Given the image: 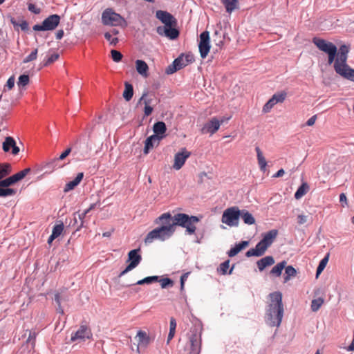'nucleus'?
<instances>
[{
  "mask_svg": "<svg viewBox=\"0 0 354 354\" xmlns=\"http://www.w3.org/2000/svg\"><path fill=\"white\" fill-rule=\"evenodd\" d=\"M189 272L185 273L180 277V288H181V290H183V288H184L185 281L187 280V279L189 276Z\"/></svg>",
  "mask_w": 354,
  "mask_h": 354,
  "instance_id": "bf43d9fd",
  "label": "nucleus"
},
{
  "mask_svg": "<svg viewBox=\"0 0 354 354\" xmlns=\"http://www.w3.org/2000/svg\"><path fill=\"white\" fill-rule=\"evenodd\" d=\"M153 129L155 133L154 136H157L160 140L165 136L167 128L165 122H157L154 124Z\"/></svg>",
  "mask_w": 354,
  "mask_h": 354,
  "instance_id": "cd10ccee",
  "label": "nucleus"
},
{
  "mask_svg": "<svg viewBox=\"0 0 354 354\" xmlns=\"http://www.w3.org/2000/svg\"><path fill=\"white\" fill-rule=\"evenodd\" d=\"M11 173V165L8 163L0 164V180Z\"/></svg>",
  "mask_w": 354,
  "mask_h": 354,
  "instance_id": "e433bc0d",
  "label": "nucleus"
},
{
  "mask_svg": "<svg viewBox=\"0 0 354 354\" xmlns=\"http://www.w3.org/2000/svg\"><path fill=\"white\" fill-rule=\"evenodd\" d=\"M58 58H59L58 53L51 54L50 55L48 56L45 65L47 66V65L55 62Z\"/></svg>",
  "mask_w": 354,
  "mask_h": 354,
  "instance_id": "864d4df0",
  "label": "nucleus"
},
{
  "mask_svg": "<svg viewBox=\"0 0 354 354\" xmlns=\"http://www.w3.org/2000/svg\"><path fill=\"white\" fill-rule=\"evenodd\" d=\"M278 234L277 230H271L262 235V239L256 245L254 248L249 250L246 256L260 257L263 255L268 248L271 245Z\"/></svg>",
  "mask_w": 354,
  "mask_h": 354,
  "instance_id": "7ed1b4c3",
  "label": "nucleus"
},
{
  "mask_svg": "<svg viewBox=\"0 0 354 354\" xmlns=\"http://www.w3.org/2000/svg\"><path fill=\"white\" fill-rule=\"evenodd\" d=\"M136 337L138 339V342L140 344H148L149 342V337L147 333L143 330H138L136 335Z\"/></svg>",
  "mask_w": 354,
  "mask_h": 354,
  "instance_id": "a18cd8bd",
  "label": "nucleus"
},
{
  "mask_svg": "<svg viewBox=\"0 0 354 354\" xmlns=\"http://www.w3.org/2000/svg\"><path fill=\"white\" fill-rule=\"evenodd\" d=\"M230 261H226L221 264L220 268L218 269L219 272L223 274H231L232 272L234 267H232L230 269Z\"/></svg>",
  "mask_w": 354,
  "mask_h": 354,
  "instance_id": "ea45409f",
  "label": "nucleus"
},
{
  "mask_svg": "<svg viewBox=\"0 0 354 354\" xmlns=\"http://www.w3.org/2000/svg\"><path fill=\"white\" fill-rule=\"evenodd\" d=\"M84 177V174L82 172L78 173L77 176L71 181H69L66 184V186L64 189L65 192H67L70 190L73 189L77 185L80 184Z\"/></svg>",
  "mask_w": 354,
  "mask_h": 354,
  "instance_id": "bb28decb",
  "label": "nucleus"
},
{
  "mask_svg": "<svg viewBox=\"0 0 354 354\" xmlns=\"http://www.w3.org/2000/svg\"><path fill=\"white\" fill-rule=\"evenodd\" d=\"M324 303V299L322 297L313 299L311 301L310 308L313 312H317Z\"/></svg>",
  "mask_w": 354,
  "mask_h": 354,
  "instance_id": "72a5a7b5",
  "label": "nucleus"
},
{
  "mask_svg": "<svg viewBox=\"0 0 354 354\" xmlns=\"http://www.w3.org/2000/svg\"><path fill=\"white\" fill-rule=\"evenodd\" d=\"M174 224L180 225L186 228L188 234H193L196 231L195 223H197L200 219L196 216H189L185 214H177L172 218Z\"/></svg>",
  "mask_w": 354,
  "mask_h": 354,
  "instance_id": "20e7f679",
  "label": "nucleus"
},
{
  "mask_svg": "<svg viewBox=\"0 0 354 354\" xmlns=\"http://www.w3.org/2000/svg\"><path fill=\"white\" fill-rule=\"evenodd\" d=\"M136 69L139 75L143 77H147L149 75V66L147 64L141 59H137L135 62Z\"/></svg>",
  "mask_w": 354,
  "mask_h": 354,
  "instance_id": "4be33fe9",
  "label": "nucleus"
},
{
  "mask_svg": "<svg viewBox=\"0 0 354 354\" xmlns=\"http://www.w3.org/2000/svg\"><path fill=\"white\" fill-rule=\"evenodd\" d=\"M133 95V88L131 84L125 83V88L123 93V97L127 100L129 101Z\"/></svg>",
  "mask_w": 354,
  "mask_h": 354,
  "instance_id": "58836bf2",
  "label": "nucleus"
},
{
  "mask_svg": "<svg viewBox=\"0 0 354 354\" xmlns=\"http://www.w3.org/2000/svg\"><path fill=\"white\" fill-rule=\"evenodd\" d=\"M29 76L28 75H21L19 77L17 82L18 86H25L29 83Z\"/></svg>",
  "mask_w": 354,
  "mask_h": 354,
  "instance_id": "de8ad7c7",
  "label": "nucleus"
},
{
  "mask_svg": "<svg viewBox=\"0 0 354 354\" xmlns=\"http://www.w3.org/2000/svg\"><path fill=\"white\" fill-rule=\"evenodd\" d=\"M276 104V102L271 97L263 106L262 112L264 113H269Z\"/></svg>",
  "mask_w": 354,
  "mask_h": 354,
  "instance_id": "c03bdc74",
  "label": "nucleus"
},
{
  "mask_svg": "<svg viewBox=\"0 0 354 354\" xmlns=\"http://www.w3.org/2000/svg\"><path fill=\"white\" fill-rule=\"evenodd\" d=\"M255 151L257 153V159L259 169L262 172H265L267 170L268 162L263 153V151L259 147H255Z\"/></svg>",
  "mask_w": 354,
  "mask_h": 354,
  "instance_id": "412c9836",
  "label": "nucleus"
},
{
  "mask_svg": "<svg viewBox=\"0 0 354 354\" xmlns=\"http://www.w3.org/2000/svg\"><path fill=\"white\" fill-rule=\"evenodd\" d=\"M286 262L285 261L277 263L272 268L270 273L274 276L279 277L281 274L282 270L286 267Z\"/></svg>",
  "mask_w": 354,
  "mask_h": 354,
  "instance_id": "f704fd0d",
  "label": "nucleus"
},
{
  "mask_svg": "<svg viewBox=\"0 0 354 354\" xmlns=\"http://www.w3.org/2000/svg\"><path fill=\"white\" fill-rule=\"evenodd\" d=\"M64 230V224L62 223L56 224L52 230V234L49 236L48 243L51 244L54 239L59 236Z\"/></svg>",
  "mask_w": 354,
  "mask_h": 354,
  "instance_id": "393cba45",
  "label": "nucleus"
},
{
  "mask_svg": "<svg viewBox=\"0 0 354 354\" xmlns=\"http://www.w3.org/2000/svg\"><path fill=\"white\" fill-rule=\"evenodd\" d=\"M240 211L236 207L227 209L223 214L222 222L228 226H236L239 224Z\"/></svg>",
  "mask_w": 354,
  "mask_h": 354,
  "instance_id": "9b49d317",
  "label": "nucleus"
},
{
  "mask_svg": "<svg viewBox=\"0 0 354 354\" xmlns=\"http://www.w3.org/2000/svg\"><path fill=\"white\" fill-rule=\"evenodd\" d=\"M71 152V149L68 148L66 149L63 153H62L58 158H57L55 160H62L65 158H66L70 153Z\"/></svg>",
  "mask_w": 354,
  "mask_h": 354,
  "instance_id": "4d7b16f0",
  "label": "nucleus"
},
{
  "mask_svg": "<svg viewBox=\"0 0 354 354\" xmlns=\"http://www.w3.org/2000/svg\"><path fill=\"white\" fill-rule=\"evenodd\" d=\"M36 338V333L35 332H30L29 336L28 338V341L33 340L32 344L35 343V339Z\"/></svg>",
  "mask_w": 354,
  "mask_h": 354,
  "instance_id": "338daca9",
  "label": "nucleus"
},
{
  "mask_svg": "<svg viewBox=\"0 0 354 354\" xmlns=\"http://www.w3.org/2000/svg\"><path fill=\"white\" fill-rule=\"evenodd\" d=\"M93 207V205H91L90 207L88 209H82V210H80V219H83L84 218V216H86V214L89 212V210L91 209H92Z\"/></svg>",
  "mask_w": 354,
  "mask_h": 354,
  "instance_id": "e2e57ef3",
  "label": "nucleus"
},
{
  "mask_svg": "<svg viewBox=\"0 0 354 354\" xmlns=\"http://www.w3.org/2000/svg\"><path fill=\"white\" fill-rule=\"evenodd\" d=\"M222 3L225 6L226 12L232 13L234 10L239 8L238 0H221Z\"/></svg>",
  "mask_w": 354,
  "mask_h": 354,
  "instance_id": "c756f323",
  "label": "nucleus"
},
{
  "mask_svg": "<svg viewBox=\"0 0 354 354\" xmlns=\"http://www.w3.org/2000/svg\"><path fill=\"white\" fill-rule=\"evenodd\" d=\"M249 245V242L247 241H241L239 243H236L234 246H233L227 252L229 257H232L236 255L239 252L243 250Z\"/></svg>",
  "mask_w": 354,
  "mask_h": 354,
  "instance_id": "a878e982",
  "label": "nucleus"
},
{
  "mask_svg": "<svg viewBox=\"0 0 354 354\" xmlns=\"http://www.w3.org/2000/svg\"><path fill=\"white\" fill-rule=\"evenodd\" d=\"M309 191V185L307 183L303 182L295 194L296 199L303 197Z\"/></svg>",
  "mask_w": 354,
  "mask_h": 354,
  "instance_id": "7c9ffc66",
  "label": "nucleus"
},
{
  "mask_svg": "<svg viewBox=\"0 0 354 354\" xmlns=\"http://www.w3.org/2000/svg\"><path fill=\"white\" fill-rule=\"evenodd\" d=\"M158 281V276H150L147 277L142 279H140L136 282V284L138 285H142L145 283L149 284L153 282H156Z\"/></svg>",
  "mask_w": 354,
  "mask_h": 354,
  "instance_id": "37998d69",
  "label": "nucleus"
},
{
  "mask_svg": "<svg viewBox=\"0 0 354 354\" xmlns=\"http://www.w3.org/2000/svg\"><path fill=\"white\" fill-rule=\"evenodd\" d=\"M223 121H219L216 118H213L204 125L202 131L203 133H209L212 135L219 129Z\"/></svg>",
  "mask_w": 354,
  "mask_h": 354,
  "instance_id": "a211bd4d",
  "label": "nucleus"
},
{
  "mask_svg": "<svg viewBox=\"0 0 354 354\" xmlns=\"http://www.w3.org/2000/svg\"><path fill=\"white\" fill-rule=\"evenodd\" d=\"M328 259H329V254H328L324 258H323L320 261V262L318 265V267L317 268L316 279H317L319 277L320 274L325 269V268L328 262Z\"/></svg>",
  "mask_w": 354,
  "mask_h": 354,
  "instance_id": "4c0bfd02",
  "label": "nucleus"
},
{
  "mask_svg": "<svg viewBox=\"0 0 354 354\" xmlns=\"http://www.w3.org/2000/svg\"><path fill=\"white\" fill-rule=\"evenodd\" d=\"M313 42L319 50L328 55L329 64H335L337 57V47L334 44L319 37H314Z\"/></svg>",
  "mask_w": 354,
  "mask_h": 354,
  "instance_id": "39448f33",
  "label": "nucleus"
},
{
  "mask_svg": "<svg viewBox=\"0 0 354 354\" xmlns=\"http://www.w3.org/2000/svg\"><path fill=\"white\" fill-rule=\"evenodd\" d=\"M30 171V168L21 170L8 178L1 180L0 181V185L3 187H10L12 185L22 180Z\"/></svg>",
  "mask_w": 354,
  "mask_h": 354,
  "instance_id": "f8f14e48",
  "label": "nucleus"
},
{
  "mask_svg": "<svg viewBox=\"0 0 354 354\" xmlns=\"http://www.w3.org/2000/svg\"><path fill=\"white\" fill-rule=\"evenodd\" d=\"M11 21L14 26H19L22 30H26L28 28V24L26 21H21L20 24H17L13 20Z\"/></svg>",
  "mask_w": 354,
  "mask_h": 354,
  "instance_id": "6e6d98bb",
  "label": "nucleus"
},
{
  "mask_svg": "<svg viewBox=\"0 0 354 354\" xmlns=\"http://www.w3.org/2000/svg\"><path fill=\"white\" fill-rule=\"evenodd\" d=\"M92 336L91 331L86 326H82L75 333L71 336V341H84L86 339H90Z\"/></svg>",
  "mask_w": 354,
  "mask_h": 354,
  "instance_id": "dca6fc26",
  "label": "nucleus"
},
{
  "mask_svg": "<svg viewBox=\"0 0 354 354\" xmlns=\"http://www.w3.org/2000/svg\"><path fill=\"white\" fill-rule=\"evenodd\" d=\"M346 62L347 60H335L334 69L336 73L343 78L354 82V69L351 68Z\"/></svg>",
  "mask_w": 354,
  "mask_h": 354,
  "instance_id": "6e6552de",
  "label": "nucleus"
},
{
  "mask_svg": "<svg viewBox=\"0 0 354 354\" xmlns=\"http://www.w3.org/2000/svg\"><path fill=\"white\" fill-rule=\"evenodd\" d=\"M111 58L115 62H119L122 60V55L116 50H111Z\"/></svg>",
  "mask_w": 354,
  "mask_h": 354,
  "instance_id": "8fccbe9b",
  "label": "nucleus"
},
{
  "mask_svg": "<svg viewBox=\"0 0 354 354\" xmlns=\"http://www.w3.org/2000/svg\"><path fill=\"white\" fill-rule=\"evenodd\" d=\"M176 322L174 317L170 318L169 321V332L167 337V343L169 344V342L174 338L176 333Z\"/></svg>",
  "mask_w": 354,
  "mask_h": 354,
  "instance_id": "473e14b6",
  "label": "nucleus"
},
{
  "mask_svg": "<svg viewBox=\"0 0 354 354\" xmlns=\"http://www.w3.org/2000/svg\"><path fill=\"white\" fill-rule=\"evenodd\" d=\"M317 120V115H313L311 118H310L307 122H306V125L307 126H313L315 124V122Z\"/></svg>",
  "mask_w": 354,
  "mask_h": 354,
  "instance_id": "680f3d73",
  "label": "nucleus"
},
{
  "mask_svg": "<svg viewBox=\"0 0 354 354\" xmlns=\"http://www.w3.org/2000/svg\"><path fill=\"white\" fill-rule=\"evenodd\" d=\"M160 138L157 136H151L147 138L145 143L144 153L147 154L155 145H158Z\"/></svg>",
  "mask_w": 354,
  "mask_h": 354,
  "instance_id": "b1692460",
  "label": "nucleus"
},
{
  "mask_svg": "<svg viewBox=\"0 0 354 354\" xmlns=\"http://www.w3.org/2000/svg\"><path fill=\"white\" fill-rule=\"evenodd\" d=\"M12 149V154L17 155L19 152V148L17 146L15 139L10 136L5 138L3 142V150L5 152H8Z\"/></svg>",
  "mask_w": 354,
  "mask_h": 354,
  "instance_id": "aec40b11",
  "label": "nucleus"
},
{
  "mask_svg": "<svg viewBox=\"0 0 354 354\" xmlns=\"http://www.w3.org/2000/svg\"><path fill=\"white\" fill-rule=\"evenodd\" d=\"M274 260L272 257L267 256L257 261V266L260 271H263L266 267L274 264Z\"/></svg>",
  "mask_w": 354,
  "mask_h": 354,
  "instance_id": "c85d7f7f",
  "label": "nucleus"
},
{
  "mask_svg": "<svg viewBox=\"0 0 354 354\" xmlns=\"http://www.w3.org/2000/svg\"><path fill=\"white\" fill-rule=\"evenodd\" d=\"M346 62L347 60H335L334 69L336 73L343 78L354 82V69L351 68Z\"/></svg>",
  "mask_w": 354,
  "mask_h": 354,
  "instance_id": "0eeeda50",
  "label": "nucleus"
},
{
  "mask_svg": "<svg viewBox=\"0 0 354 354\" xmlns=\"http://www.w3.org/2000/svg\"><path fill=\"white\" fill-rule=\"evenodd\" d=\"M158 281H159L161 288L163 289L168 287H171L174 285L173 281L169 278H162L160 279H158Z\"/></svg>",
  "mask_w": 354,
  "mask_h": 354,
  "instance_id": "49530a36",
  "label": "nucleus"
},
{
  "mask_svg": "<svg viewBox=\"0 0 354 354\" xmlns=\"http://www.w3.org/2000/svg\"><path fill=\"white\" fill-rule=\"evenodd\" d=\"M156 223L162 225L149 232L145 238V243L149 244L154 240L164 241L169 239L175 232V225L169 213H164L156 220Z\"/></svg>",
  "mask_w": 354,
  "mask_h": 354,
  "instance_id": "f257e3e1",
  "label": "nucleus"
},
{
  "mask_svg": "<svg viewBox=\"0 0 354 354\" xmlns=\"http://www.w3.org/2000/svg\"><path fill=\"white\" fill-rule=\"evenodd\" d=\"M346 351L348 352L354 351V329L353 331V339L351 343L346 348Z\"/></svg>",
  "mask_w": 354,
  "mask_h": 354,
  "instance_id": "052dcab7",
  "label": "nucleus"
},
{
  "mask_svg": "<svg viewBox=\"0 0 354 354\" xmlns=\"http://www.w3.org/2000/svg\"><path fill=\"white\" fill-rule=\"evenodd\" d=\"M28 8V10L34 14H39L41 12L40 8L33 3H29Z\"/></svg>",
  "mask_w": 354,
  "mask_h": 354,
  "instance_id": "5fc2aeb1",
  "label": "nucleus"
},
{
  "mask_svg": "<svg viewBox=\"0 0 354 354\" xmlns=\"http://www.w3.org/2000/svg\"><path fill=\"white\" fill-rule=\"evenodd\" d=\"M152 102L153 99L148 97L147 92H145L138 101V104L145 105L144 113L146 117L150 115L153 112Z\"/></svg>",
  "mask_w": 354,
  "mask_h": 354,
  "instance_id": "6ab92c4d",
  "label": "nucleus"
},
{
  "mask_svg": "<svg viewBox=\"0 0 354 354\" xmlns=\"http://www.w3.org/2000/svg\"><path fill=\"white\" fill-rule=\"evenodd\" d=\"M287 93L286 91H280L274 93L272 97L277 104L282 103L286 98Z\"/></svg>",
  "mask_w": 354,
  "mask_h": 354,
  "instance_id": "a19ab883",
  "label": "nucleus"
},
{
  "mask_svg": "<svg viewBox=\"0 0 354 354\" xmlns=\"http://www.w3.org/2000/svg\"><path fill=\"white\" fill-rule=\"evenodd\" d=\"M142 256L140 249L132 250L128 253L127 262L129 263L126 268L121 272L120 275H124L129 271L136 268L140 263Z\"/></svg>",
  "mask_w": 354,
  "mask_h": 354,
  "instance_id": "9d476101",
  "label": "nucleus"
},
{
  "mask_svg": "<svg viewBox=\"0 0 354 354\" xmlns=\"http://www.w3.org/2000/svg\"><path fill=\"white\" fill-rule=\"evenodd\" d=\"M181 56L183 57V58H184V62L186 66L194 61V57L192 55H186Z\"/></svg>",
  "mask_w": 354,
  "mask_h": 354,
  "instance_id": "13d9d810",
  "label": "nucleus"
},
{
  "mask_svg": "<svg viewBox=\"0 0 354 354\" xmlns=\"http://www.w3.org/2000/svg\"><path fill=\"white\" fill-rule=\"evenodd\" d=\"M156 17L165 24V26L176 25V19L167 11L158 10L156 13Z\"/></svg>",
  "mask_w": 354,
  "mask_h": 354,
  "instance_id": "f3484780",
  "label": "nucleus"
},
{
  "mask_svg": "<svg viewBox=\"0 0 354 354\" xmlns=\"http://www.w3.org/2000/svg\"><path fill=\"white\" fill-rule=\"evenodd\" d=\"M198 48L201 57L205 59L210 50L209 35L207 31L203 32L200 35Z\"/></svg>",
  "mask_w": 354,
  "mask_h": 354,
  "instance_id": "ddd939ff",
  "label": "nucleus"
},
{
  "mask_svg": "<svg viewBox=\"0 0 354 354\" xmlns=\"http://www.w3.org/2000/svg\"><path fill=\"white\" fill-rule=\"evenodd\" d=\"M60 17L57 15H52L45 19L41 24H36L33 26L35 31H45L54 30L59 24Z\"/></svg>",
  "mask_w": 354,
  "mask_h": 354,
  "instance_id": "1a4fd4ad",
  "label": "nucleus"
},
{
  "mask_svg": "<svg viewBox=\"0 0 354 354\" xmlns=\"http://www.w3.org/2000/svg\"><path fill=\"white\" fill-rule=\"evenodd\" d=\"M348 53V47L345 45L342 46L339 49V52L337 51V57L335 60H347Z\"/></svg>",
  "mask_w": 354,
  "mask_h": 354,
  "instance_id": "c9c22d12",
  "label": "nucleus"
},
{
  "mask_svg": "<svg viewBox=\"0 0 354 354\" xmlns=\"http://www.w3.org/2000/svg\"><path fill=\"white\" fill-rule=\"evenodd\" d=\"M299 224L301 225L307 221V216L305 215H299L297 217Z\"/></svg>",
  "mask_w": 354,
  "mask_h": 354,
  "instance_id": "0e129e2a",
  "label": "nucleus"
},
{
  "mask_svg": "<svg viewBox=\"0 0 354 354\" xmlns=\"http://www.w3.org/2000/svg\"><path fill=\"white\" fill-rule=\"evenodd\" d=\"M285 174V171L283 169H280L277 173H275L272 177L273 178H280L283 176Z\"/></svg>",
  "mask_w": 354,
  "mask_h": 354,
  "instance_id": "69168bd1",
  "label": "nucleus"
},
{
  "mask_svg": "<svg viewBox=\"0 0 354 354\" xmlns=\"http://www.w3.org/2000/svg\"><path fill=\"white\" fill-rule=\"evenodd\" d=\"M64 36V30H59L56 33V38L57 39H61Z\"/></svg>",
  "mask_w": 354,
  "mask_h": 354,
  "instance_id": "774afa93",
  "label": "nucleus"
},
{
  "mask_svg": "<svg viewBox=\"0 0 354 354\" xmlns=\"http://www.w3.org/2000/svg\"><path fill=\"white\" fill-rule=\"evenodd\" d=\"M184 62V58H183L182 56H180L178 58H176L174 61L172 66H169L168 68L167 69V73L171 74L176 72V71L180 70L183 67L186 66Z\"/></svg>",
  "mask_w": 354,
  "mask_h": 354,
  "instance_id": "5701e85b",
  "label": "nucleus"
},
{
  "mask_svg": "<svg viewBox=\"0 0 354 354\" xmlns=\"http://www.w3.org/2000/svg\"><path fill=\"white\" fill-rule=\"evenodd\" d=\"M285 268L284 283L290 281L292 277L297 274V270L292 266H288Z\"/></svg>",
  "mask_w": 354,
  "mask_h": 354,
  "instance_id": "2f4dec72",
  "label": "nucleus"
},
{
  "mask_svg": "<svg viewBox=\"0 0 354 354\" xmlns=\"http://www.w3.org/2000/svg\"><path fill=\"white\" fill-rule=\"evenodd\" d=\"M104 37L109 42L110 45L115 46L118 43V39L113 37L111 32H105Z\"/></svg>",
  "mask_w": 354,
  "mask_h": 354,
  "instance_id": "09e8293b",
  "label": "nucleus"
},
{
  "mask_svg": "<svg viewBox=\"0 0 354 354\" xmlns=\"http://www.w3.org/2000/svg\"><path fill=\"white\" fill-rule=\"evenodd\" d=\"M243 219L244 223L247 225H252L255 223V218L254 216L247 211H243Z\"/></svg>",
  "mask_w": 354,
  "mask_h": 354,
  "instance_id": "79ce46f5",
  "label": "nucleus"
},
{
  "mask_svg": "<svg viewBox=\"0 0 354 354\" xmlns=\"http://www.w3.org/2000/svg\"><path fill=\"white\" fill-rule=\"evenodd\" d=\"M270 304L268 305L266 322L271 326H279L283 315V306L282 303V294L280 292H274L270 294Z\"/></svg>",
  "mask_w": 354,
  "mask_h": 354,
  "instance_id": "f03ea898",
  "label": "nucleus"
},
{
  "mask_svg": "<svg viewBox=\"0 0 354 354\" xmlns=\"http://www.w3.org/2000/svg\"><path fill=\"white\" fill-rule=\"evenodd\" d=\"M190 155L191 153L186 148H182L174 156L173 168L175 170L180 169Z\"/></svg>",
  "mask_w": 354,
  "mask_h": 354,
  "instance_id": "4468645a",
  "label": "nucleus"
},
{
  "mask_svg": "<svg viewBox=\"0 0 354 354\" xmlns=\"http://www.w3.org/2000/svg\"><path fill=\"white\" fill-rule=\"evenodd\" d=\"M37 53L38 50L37 48H35L34 50L32 51V53L28 55L23 61L24 63H28L30 62H32L33 60H35L37 57Z\"/></svg>",
  "mask_w": 354,
  "mask_h": 354,
  "instance_id": "3c124183",
  "label": "nucleus"
},
{
  "mask_svg": "<svg viewBox=\"0 0 354 354\" xmlns=\"http://www.w3.org/2000/svg\"><path fill=\"white\" fill-rule=\"evenodd\" d=\"M15 82V76H11L7 81L6 85L4 86L3 91H6V88L8 90H11L14 86Z\"/></svg>",
  "mask_w": 354,
  "mask_h": 354,
  "instance_id": "603ef678",
  "label": "nucleus"
},
{
  "mask_svg": "<svg viewBox=\"0 0 354 354\" xmlns=\"http://www.w3.org/2000/svg\"><path fill=\"white\" fill-rule=\"evenodd\" d=\"M176 25H169L167 26H159L157 28V32L160 35H165V37L171 39H175L179 35L178 30L174 28Z\"/></svg>",
  "mask_w": 354,
  "mask_h": 354,
  "instance_id": "2eb2a0df",
  "label": "nucleus"
},
{
  "mask_svg": "<svg viewBox=\"0 0 354 354\" xmlns=\"http://www.w3.org/2000/svg\"><path fill=\"white\" fill-rule=\"evenodd\" d=\"M102 22L105 26H126V20L112 8L105 9L102 14Z\"/></svg>",
  "mask_w": 354,
  "mask_h": 354,
  "instance_id": "423d86ee",
  "label": "nucleus"
}]
</instances>
